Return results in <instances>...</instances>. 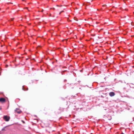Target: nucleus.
I'll list each match as a JSON object with an SVG mask.
<instances>
[{
  "label": "nucleus",
  "instance_id": "f257e3e1",
  "mask_svg": "<svg viewBox=\"0 0 134 134\" xmlns=\"http://www.w3.org/2000/svg\"><path fill=\"white\" fill-rule=\"evenodd\" d=\"M3 119L5 121H9L10 118L7 116H4L3 117Z\"/></svg>",
  "mask_w": 134,
  "mask_h": 134
},
{
  "label": "nucleus",
  "instance_id": "f03ea898",
  "mask_svg": "<svg viewBox=\"0 0 134 134\" xmlns=\"http://www.w3.org/2000/svg\"><path fill=\"white\" fill-rule=\"evenodd\" d=\"M15 111V112L18 114H20L21 112V111L18 109H16Z\"/></svg>",
  "mask_w": 134,
  "mask_h": 134
},
{
  "label": "nucleus",
  "instance_id": "7ed1b4c3",
  "mask_svg": "<svg viewBox=\"0 0 134 134\" xmlns=\"http://www.w3.org/2000/svg\"><path fill=\"white\" fill-rule=\"evenodd\" d=\"M5 99L4 98H0V102L4 103L5 102Z\"/></svg>",
  "mask_w": 134,
  "mask_h": 134
},
{
  "label": "nucleus",
  "instance_id": "20e7f679",
  "mask_svg": "<svg viewBox=\"0 0 134 134\" xmlns=\"http://www.w3.org/2000/svg\"><path fill=\"white\" fill-rule=\"evenodd\" d=\"M109 95L110 96L112 97L115 95V93L114 92H111L109 93Z\"/></svg>",
  "mask_w": 134,
  "mask_h": 134
},
{
  "label": "nucleus",
  "instance_id": "39448f33",
  "mask_svg": "<svg viewBox=\"0 0 134 134\" xmlns=\"http://www.w3.org/2000/svg\"><path fill=\"white\" fill-rule=\"evenodd\" d=\"M23 89L24 90H27V89L25 90V89H24V86H23Z\"/></svg>",
  "mask_w": 134,
  "mask_h": 134
},
{
  "label": "nucleus",
  "instance_id": "423d86ee",
  "mask_svg": "<svg viewBox=\"0 0 134 134\" xmlns=\"http://www.w3.org/2000/svg\"><path fill=\"white\" fill-rule=\"evenodd\" d=\"M22 121V122L24 123H25V122L24 121Z\"/></svg>",
  "mask_w": 134,
  "mask_h": 134
},
{
  "label": "nucleus",
  "instance_id": "0eeeda50",
  "mask_svg": "<svg viewBox=\"0 0 134 134\" xmlns=\"http://www.w3.org/2000/svg\"><path fill=\"white\" fill-rule=\"evenodd\" d=\"M13 19H12V20H13Z\"/></svg>",
  "mask_w": 134,
  "mask_h": 134
},
{
  "label": "nucleus",
  "instance_id": "6e6552de",
  "mask_svg": "<svg viewBox=\"0 0 134 134\" xmlns=\"http://www.w3.org/2000/svg\"><path fill=\"white\" fill-rule=\"evenodd\" d=\"M118 49H119V47H118Z\"/></svg>",
  "mask_w": 134,
  "mask_h": 134
}]
</instances>
